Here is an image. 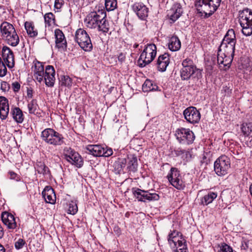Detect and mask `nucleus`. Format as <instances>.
Segmentation results:
<instances>
[{
    "instance_id": "obj_1",
    "label": "nucleus",
    "mask_w": 252,
    "mask_h": 252,
    "mask_svg": "<svg viewBox=\"0 0 252 252\" xmlns=\"http://www.w3.org/2000/svg\"><path fill=\"white\" fill-rule=\"evenodd\" d=\"M84 21L90 29H97L104 33L109 31V24L106 19V13L104 7L99 4L91 8Z\"/></svg>"
},
{
    "instance_id": "obj_2",
    "label": "nucleus",
    "mask_w": 252,
    "mask_h": 252,
    "mask_svg": "<svg viewBox=\"0 0 252 252\" xmlns=\"http://www.w3.org/2000/svg\"><path fill=\"white\" fill-rule=\"evenodd\" d=\"M33 63L32 69L34 79L39 83L42 82L44 79L47 86L53 87L55 81V70L54 67L47 65L44 71V65L42 63L35 60Z\"/></svg>"
},
{
    "instance_id": "obj_3",
    "label": "nucleus",
    "mask_w": 252,
    "mask_h": 252,
    "mask_svg": "<svg viewBox=\"0 0 252 252\" xmlns=\"http://www.w3.org/2000/svg\"><path fill=\"white\" fill-rule=\"evenodd\" d=\"M235 44L221 42L217 56L218 64L221 70H226L229 68L234 55Z\"/></svg>"
},
{
    "instance_id": "obj_4",
    "label": "nucleus",
    "mask_w": 252,
    "mask_h": 252,
    "mask_svg": "<svg viewBox=\"0 0 252 252\" xmlns=\"http://www.w3.org/2000/svg\"><path fill=\"white\" fill-rule=\"evenodd\" d=\"M0 35L3 41L10 46L16 47L19 44V36L14 26L8 22L0 24Z\"/></svg>"
},
{
    "instance_id": "obj_5",
    "label": "nucleus",
    "mask_w": 252,
    "mask_h": 252,
    "mask_svg": "<svg viewBox=\"0 0 252 252\" xmlns=\"http://www.w3.org/2000/svg\"><path fill=\"white\" fill-rule=\"evenodd\" d=\"M180 76L182 80L198 81L202 77V70L197 68L192 60L187 58L182 63Z\"/></svg>"
},
{
    "instance_id": "obj_6",
    "label": "nucleus",
    "mask_w": 252,
    "mask_h": 252,
    "mask_svg": "<svg viewBox=\"0 0 252 252\" xmlns=\"http://www.w3.org/2000/svg\"><path fill=\"white\" fill-rule=\"evenodd\" d=\"M221 0H196L195 5L198 13L203 18L212 15L220 6Z\"/></svg>"
},
{
    "instance_id": "obj_7",
    "label": "nucleus",
    "mask_w": 252,
    "mask_h": 252,
    "mask_svg": "<svg viewBox=\"0 0 252 252\" xmlns=\"http://www.w3.org/2000/svg\"><path fill=\"white\" fill-rule=\"evenodd\" d=\"M2 57L3 62L0 57V77H4L6 75V66L12 69L15 65L14 57L12 51L9 47L4 46L2 48Z\"/></svg>"
},
{
    "instance_id": "obj_8",
    "label": "nucleus",
    "mask_w": 252,
    "mask_h": 252,
    "mask_svg": "<svg viewBox=\"0 0 252 252\" xmlns=\"http://www.w3.org/2000/svg\"><path fill=\"white\" fill-rule=\"evenodd\" d=\"M41 138L47 144L54 146H61L64 143L63 135L51 128L43 130L41 134Z\"/></svg>"
},
{
    "instance_id": "obj_9",
    "label": "nucleus",
    "mask_w": 252,
    "mask_h": 252,
    "mask_svg": "<svg viewBox=\"0 0 252 252\" xmlns=\"http://www.w3.org/2000/svg\"><path fill=\"white\" fill-rule=\"evenodd\" d=\"M239 21L243 34L246 36L251 35L252 34V11L249 9L240 11Z\"/></svg>"
},
{
    "instance_id": "obj_10",
    "label": "nucleus",
    "mask_w": 252,
    "mask_h": 252,
    "mask_svg": "<svg viewBox=\"0 0 252 252\" xmlns=\"http://www.w3.org/2000/svg\"><path fill=\"white\" fill-rule=\"evenodd\" d=\"M157 55V47L154 44H147L141 53L138 62L140 66L144 67L151 63Z\"/></svg>"
},
{
    "instance_id": "obj_11",
    "label": "nucleus",
    "mask_w": 252,
    "mask_h": 252,
    "mask_svg": "<svg viewBox=\"0 0 252 252\" xmlns=\"http://www.w3.org/2000/svg\"><path fill=\"white\" fill-rule=\"evenodd\" d=\"M75 40L84 51L90 52L93 49L91 38L85 30L78 29L75 32Z\"/></svg>"
},
{
    "instance_id": "obj_12",
    "label": "nucleus",
    "mask_w": 252,
    "mask_h": 252,
    "mask_svg": "<svg viewBox=\"0 0 252 252\" xmlns=\"http://www.w3.org/2000/svg\"><path fill=\"white\" fill-rule=\"evenodd\" d=\"M214 171L219 176H224L227 174L230 168V160L225 155L218 158L214 162Z\"/></svg>"
},
{
    "instance_id": "obj_13",
    "label": "nucleus",
    "mask_w": 252,
    "mask_h": 252,
    "mask_svg": "<svg viewBox=\"0 0 252 252\" xmlns=\"http://www.w3.org/2000/svg\"><path fill=\"white\" fill-rule=\"evenodd\" d=\"M167 178L170 184L176 189L182 190L185 188V183L179 170L177 168L172 167L167 176Z\"/></svg>"
},
{
    "instance_id": "obj_14",
    "label": "nucleus",
    "mask_w": 252,
    "mask_h": 252,
    "mask_svg": "<svg viewBox=\"0 0 252 252\" xmlns=\"http://www.w3.org/2000/svg\"><path fill=\"white\" fill-rule=\"evenodd\" d=\"M175 136L178 142L182 144L189 145L194 140L193 132L189 128L181 127L176 130Z\"/></svg>"
},
{
    "instance_id": "obj_15",
    "label": "nucleus",
    "mask_w": 252,
    "mask_h": 252,
    "mask_svg": "<svg viewBox=\"0 0 252 252\" xmlns=\"http://www.w3.org/2000/svg\"><path fill=\"white\" fill-rule=\"evenodd\" d=\"M63 155L66 160L78 168L83 165V160L80 155L70 148L66 147L63 150Z\"/></svg>"
},
{
    "instance_id": "obj_16",
    "label": "nucleus",
    "mask_w": 252,
    "mask_h": 252,
    "mask_svg": "<svg viewBox=\"0 0 252 252\" xmlns=\"http://www.w3.org/2000/svg\"><path fill=\"white\" fill-rule=\"evenodd\" d=\"M86 149L89 154L94 157H108L113 153L111 148H104L100 145H89L86 147Z\"/></svg>"
},
{
    "instance_id": "obj_17",
    "label": "nucleus",
    "mask_w": 252,
    "mask_h": 252,
    "mask_svg": "<svg viewBox=\"0 0 252 252\" xmlns=\"http://www.w3.org/2000/svg\"><path fill=\"white\" fill-rule=\"evenodd\" d=\"M132 190L134 196L139 201H156L159 198V195L156 193H150L148 191L142 190L138 188H133Z\"/></svg>"
},
{
    "instance_id": "obj_18",
    "label": "nucleus",
    "mask_w": 252,
    "mask_h": 252,
    "mask_svg": "<svg viewBox=\"0 0 252 252\" xmlns=\"http://www.w3.org/2000/svg\"><path fill=\"white\" fill-rule=\"evenodd\" d=\"M185 119L189 123L195 124L198 123L200 120L201 115L196 107L190 106L183 111Z\"/></svg>"
},
{
    "instance_id": "obj_19",
    "label": "nucleus",
    "mask_w": 252,
    "mask_h": 252,
    "mask_svg": "<svg viewBox=\"0 0 252 252\" xmlns=\"http://www.w3.org/2000/svg\"><path fill=\"white\" fill-rule=\"evenodd\" d=\"M183 12V10L181 4L174 3L167 12V16L170 23L172 24L176 21L182 15Z\"/></svg>"
},
{
    "instance_id": "obj_20",
    "label": "nucleus",
    "mask_w": 252,
    "mask_h": 252,
    "mask_svg": "<svg viewBox=\"0 0 252 252\" xmlns=\"http://www.w3.org/2000/svg\"><path fill=\"white\" fill-rule=\"evenodd\" d=\"M133 11L141 20H145L148 16L149 9L142 2H135L132 6Z\"/></svg>"
},
{
    "instance_id": "obj_21",
    "label": "nucleus",
    "mask_w": 252,
    "mask_h": 252,
    "mask_svg": "<svg viewBox=\"0 0 252 252\" xmlns=\"http://www.w3.org/2000/svg\"><path fill=\"white\" fill-rule=\"evenodd\" d=\"M1 219L3 224L9 229H14L17 227L15 218L13 215L7 211L2 212Z\"/></svg>"
},
{
    "instance_id": "obj_22",
    "label": "nucleus",
    "mask_w": 252,
    "mask_h": 252,
    "mask_svg": "<svg viewBox=\"0 0 252 252\" xmlns=\"http://www.w3.org/2000/svg\"><path fill=\"white\" fill-rule=\"evenodd\" d=\"M56 47L59 49H65L67 47V42L63 32L57 29L54 32Z\"/></svg>"
},
{
    "instance_id": "obj_23",
    "label": "nucleus",
    "mask_w": 252,
    "mask_h": 252,
    "mask_svg": "<svg viewBox=\"0 0 252 252\" xmlns=\"http://www.w3.org/2000/svg\"><path fill=\"white\" fill-rule=\"evenodd\" d=\"M170 63L169 55L168 53L160 55L157 60V67L158 71L164 72Z\"/></svg>"
},
{
    "instance_id": "obj_24",
    "label": "nucleus",
    "mask_w": 252,
    "mask_h": 252,
    "mask_svg": "<svg viewBox=\"0 0 252 252\" xmlns=\"http://www.w3.org/2000/svg\"><path fill=\"white\" fill-rule=\"evenodd\" d=\"M45 201L47 203L54 204L56 202V196L54 189L50 187L47 186L42 192Z\"/></svg>"
},
{
    "instance_id": "obj_25",
    "label": "nucleus",
    "mask_w": 252,
    "mask_h": 252,
    "mask_svg": "<svg viewBox=\"0 0 252 252\" xmlns=\"http://www.w3.org/2000/svg\"><path fill=\"white\" fill-rule=\"evenodd\" d=\"M9 113L8 100L4 97H0V118L2 120H5Z\"/></svg>"
},
{
    "instance_id": "obj_26",
    "label": "nucleus",
    "mask_w": 252,
    "mask_h": 252,
    "mask_svg": "<svg viewBox=\"0 0 252 252\" xmlns=\"http://www.w3.org/2000/svg\"><path fill=\"white\" fill-rule=\"evenodd\" d=\"M126 160L127 169L128 171L135 172L137 169L138 162L136 156L130 155L127 157Z\"/></svg>"
},
{
    "instance_id": "obj_27",
    "label": "nucleus",
    "mask_w": 252,
    "mask_h": 252,
    "mask_svg": "<svg viewBox=\"0 0 252 252\" xmlns=\"http://www.w3.org/2000/svg\"><path fill=\"white\" fill-rule=\"evenodd\" d=\"M168 45L171 51H177L181 48V43L177 36H173L169 39Z\"/></svg>"
},
{
    "instance_id": "obj_28",
    "label": "nucleus",
    "mask_w": 252,
    "mask_h": 252,
    "mask_svg": "<svg viewBox=\"0 0 252 252\" xmlns=\"http://www.w3.org/2000/svg\"><path fill=\"white\" fill-rule=\"evenodd\" d=\"M11 113L14 120L18 124L24 121V117L22 111L19 107H14L11 109Z\"/></svg>"
},
{
    "instance_id": "obj_29",
    "label": "nucleus",
    "mask_w": 252,
    "mask_h": 252,
    "mask_svg": "<svg viewBox=\"0 0 252 252\" xmlns=\"http://www.w3.org/2000/svg\"><path fill=\"white\" fill-rule=\"evenodd\" d=\"M25 28L27 34L30 37H34L37 35V30L35 28L33 23L31 22H26L25 23Z\"/></svg>"
},
{
    "instance_id": "obj_30",
    "label": "nucleus",
    "mask_w": 252,
    "mask_h": 252,
    "mask_svg": "<svg viewBox=\"0 0 252 252\" xmlns=\"http://www.w3.org/2000/svg\"><path fill=\"white\" fill-rule=\"evenodd\" d=\"M180 239V238L179 237V232L176 230H173L168 235V241L172 249H174V246H177V242H178Z\"/></svg>"
},
{
    "instance_id": "obj_31",
    "label": "nucleus",
    "mask_w": 252,
    "mask_h": 252,
    "mask_svg": "<svg viewBox=\"0 0 252 252\" xmlns=\"http://www.w3.org/2000/svg\"><path fill=\"white\" fill-rule=\"evenodd\" d=\"M217 192L209 191L208 194L205 195L201 199V203L203 205H207L212 203L217 198Z\"/></svg>"
},
{
    "instance_id": "obj_32",
    "label": "nucleus",
    "mask_w": 252,
    "mask_h": 252,
    "mask_svg": "<svg viewBox=\"0 0 252 252\" xmlns=\"http://www.w3.org/2000/svg\"><path fill=\"white\" fill-rule=\"evenodd\" d=\"M222 42L226 43L227 44H228V43L236 44V38L234 30L232 29L228 30L223 37Z\"/></svg>"
},
{
    "instance_id": "obj_33",
    "label": "nucleus",
    "mask_w": 252,
    "mask_h": 252,
    "mask_svg": "<svg viewBox=\"0 0 252 252\" xmlns=\"http://www.w3.org/2000/svg\"><path fill=\"white\" fill-rule=\"evenodd\" d=\"M241 130L245 137H252V122L243 123L241 126Z\"/></svg>"
},
{
    "instance_id": "obj_34",
    "label": "nucleus",
    "mask_w": 252,
    "mask_h": 252,
    "mask_svg": "<svg viewBox=\"0 0 252 252\" xmlns=\"http://www.w3.org/2000/svg\"><path fill=\"white\" fill-rule=\"evenodd\" d=\"M175 152L177 156L181 157L183 160L186 161H189L191 158V154L189 151L178 148L175 150Z\"/></svg>"
},
{
    "instance_id": "obj_35",
    "label": "nucleus",
    "mask_w": 252,
    "mask_h": 252,
    "mask_svg": "<svg viewBox=\"0 0 252 252\" xmlns=\"http://www.w3.org/2000/svg\"><path fill=\"white\" fill-rule=\"evenodd\" d=\"M158 86L150 80H146L142 86V90L145 92L156 91Z\"/></svg>"
},
{
    "instance_id": "obj_36",
    "label": "nucleus",
    "mask_w": 252,
    "mask_h": 252,
    "mask_svg": "<svg viewBox=\"0 0 252 252\" xmlns=\"http://www.w3.org/2000/svg\"><path fill=\"white\" fill-rule=\"evenodd\" d=\"M177 242V246L174 247V249L176 248V252H187L186 241L180 237V239Z\"/></svg>"
},
{
    "instance_id": "obj_37",
    "label": "nucleus",
    "mask_w": 252,
    "mask_h": 252,
    "mask_svg": "<svg viewBox=\"0 0 252 252\" xmlns=\"http://www.w3.org/2000/svg\"><path fill=\"white\" fill-rule=\"evenodd\" d=\"M38 107L36 99H32L28 104V108L30 114H35Z\"/></svg>"
},
{
    "instance_id": "obj_38",
    "label": "nucleus",
    "mask_w": 252,
    "mask_h": 252,
    "mask_svg": "<svg viewBox=\"0 0 252 252\" xmlns=\"http://www.w3.org/2000/svg\"><path fill=\"white\" fill-rule=\"evenodd\" d=\"M126 158L119 159L114 163L115 168L120 172L123 170V168L126 166Z\"/></svg>"
},
{
    "instance_id": "obj_39",
    "label": "nucleus",
    "mask_w": 252,
    "mask_h": 252,
    "mask_svg": "<svg viewBox=\"0 0 252 252\" xmlns=\"http://www.w3.org/2000/svg\"><path fill=\"white\" fill-rule=\"evenodd\" d=\"M60 82L61 86L65 87H71L72 82L71 79L68 76H61L60 79Z\"/></svg>"
},
{
    "instance_id": "obj_40",
    "label": "nucleus",
    "mask_w": 252,
    "mask_h": 252,
    "mask_svg": "<svg viewBox=\"0 0 252 252\" xmlns=\"http://www.w3.org/2000/svg\"><path fill=\"white\" fill-rule=\"evenodd\" d=\"M116 0H105V7L108 11L114 10L117 7Z\"/></svg>"
},
{
    "instance_id": "obj_41",
    "label": "nucleus",
    "mask_w": 252,
    "mask_h": 252,
    "mask_svg": "<svg viewBox=\"0 0 252 252\" xmlns=\"http://www.w3.org/2000/svg\"><path fill=\"white\" fill-rule=\"evenodd\" d=\"M36 171L39 174H46L49 172L48 168L42 163L39 162L37 164L35 167Z\"/></svg>"
},
{
    "instance_id": "obj_42",
    "label": "nucleus",
    "mask_w": 252,
    "mask_h": 252,
    "mask_svg": "<svg viewBox=\"0 0 252 252\" xmlns=\"http://www.w3.org/2000/svg\"><path fill=\"white\" fill-rule=\"evenodd\" d=\"M44 20L46 24H47L48 26H50L55 23V16L51 12L46 13L44 15Z\"/></svg>"
},
{
    "instance_id": "obj_43",
    "label": "nucleus",
    "mask_w": 252,
    "mask_h": 252,
    "mask_svg": "<svg viewBox=\"0 0 252 252\" xmlns=\"http://www.w3.org/2000/svg\"><path fill=\"white\" fill-rule=\"evenodd\" d=\"M78 211V207L75 202L71 201L68 205L67 213L71 215H75Z\"/></svg>"
},
{
    "instance_id": "obj_44",
    "label": "nucleus",
    "mask_w": 252,
    "mask_h": 252,
    "mask_svg": "<svg viewBox=\"0 0 252 252\" xmlns=\"http://www.w3.org/2000/svg\"><path fill=\"white\" fill-rule=\"evenodd\" d=\"M210 154L204 153L201 158L200 163L201 164H205L207 165L210 162Z\"/></svg>"
},
{
    "instance_id": "obj_45",
    "label": "nucleus",
    "mask_w": 252,
    "mask_h": 252,
    "mask_svg": "<svg viewBox=\"0 0 252 252\" xmlns=\"http://www.w3.org/2000/svg\"><path fill=\"white\" fill-rule=\"evenodd\" d=\"M25 244V242L22 239H19L15 243V247L17 250H20L22 249Z\"/></svg>"
},
{
    "instance_id": "obj_46",
    "label": "nucleus",
    "mask_w": 252,
    "mask_h": 252,
    "mask_svg": "<svg viewBox=\"0 0 252 252\" xmlns=\"http://www.w3.org/2000/svg\"><path fill=\"white\" fill-rule=\"evenodd\" d=\"M220 252H233L232 249L226 244H222L220 248Z\"/></svg>"
},
{
    "instance_id": "obj_47",
    "label": "nucleus",
    "mask_w": 252,
    "mask_h": 252,
    "mask_svg": "<svg viewBox=\"0 0 252 252\" xmlns=\"http://www.w3.org/2000/svg\"><path fill=\"white\" fill-rule=\"evenodd\" d=\"M8 174L11 179L15 180L16 181H19L21 180L20 176L12 171H9Z\"/></svg>"
},
{
    "instance_id": "obj_48",
    "label": "nucleus",
    "mask_w": 252,
    "mask_h": 252,
    "mask_svg": "<svg viewBox=\"0 0 252 252\" xmlns=\"http://www.w3.org/2000/svg\"><path fill=\"white\" fill-rule=\"evenodd\" d=\"M64 3L63 0H56L55 1L54 7L57 9H60Z\"/></svg>"
},
{
    "instance_id": "obj_49",
    "label": "nucleus",
    "mask_w": 252,
    "mask_h": 252,
    "mask_svg": "<svg viewBox=\"0 0 252 252\" xmlns=\"http://www.w3.org/2000/svg\"><path fill=\"white\" fill-rule=\"evenodd\" d=\"M20 84L18 82H15L12 84V88L15 92H18L20 90Z\"/></svg>"
},
{
    "instance_id": "obj_50",
    "label": "nucleus",
    "mask_w": 252,
    "mask_h": 252,
    "mask_svg": "<svg viewBox=\"0 0 252 252\" xmlns=\"http://www.w3.org/2000/svg\"><path fill=\"white\" fill-rule=\"evenodd\" d=\"M249 241L246 240H243L241 243V248L242 250H246L249 248Z\"/></svg>"
},
{
    "instance_id": "obj_51",
    "label": "nucleus",
    "mask_w": 252,
    "mask_h": 252,
    "mask_svg": "<svg viewBox=\"0 0 252 252\" xmlns=\"http://www.w3.org/2000/svg\"><path fill=\"white\" fill-rule=\"evenodd\" d=\"M33 96V91L32 89L28 88L27 89V97L29 98H32Z\"/></svg>"
},
{
    "instance_id": "obj_52",
    "label": "nucleus",
    "mask_w": 252,
    "mask_h": 252,
    "mask_svg": "<svg viewBox=\"0 0 252 252\" xmlns=\"http://www.w3.org/2000/svg\"><path fill=\"white\" fill-rule=\"evenodd\" d=\"M125 58H126L125 55L122 53H121L119 54L118 58L119 61L121 63L123 62L125 60Z\"/></svg>"
},
{
    "instance_id": "obj_53",
    "label": "nucleus",
    "mask_w": 252,
    "mask_h": 252,
    "mask_svg": "<svg viewBox=\"0 0 252 252\" xmlns=\"http://www.w3.org/2000/svg\"><path fill=\"white\" fill-rule=\"evenodd\" d=\"M8 84L6 82H2L1 83V89L3 91H5L8 88Z\"/></svg>"
},
{
    "instance_id": "obj_54",
    "label": "nucleus",
    "mask_w": 252,
    "mask_h": 252,
    "mask_svg": "<svg viewBox=\"0 0 252 252\" xmlns=\"http://www.w3.org/2000/svg\"><path fill=\"white\" fill-rule=\"evenodd\" d=\"M251 70H252L251 67H250V65H248V66H247V67L246 68V70H244V73L248 74L249 73H250L251 72Z\"/></svg>"
},
{
    "instance_id": "obj_55",
    "label": "nucleus",
    "mask_w": 252,
    "mask_h": 252,
    "mask_svg": "<svg viewBox=\"0 0 252 252\" xmlns=\"http://www.w3.org/2000/svg\"><path fill=\"white\" fill-rule=\"evenodd\" d=\"M4 235V231L3 229L1 226V225L0 224V239Z\"/></svg>"
},
{
    "instance_id": "obj_56",
    "label": "nucleus",
    "mask_w": 252,
    "mask_h": 252,
    "mask_svg": "<svg viewBox=\"0 0 252 252\" xmlns=\"http://www.w3.org/2000/svg\"><path fill=\"white\" fill-rule=\"evenodd\" d=\"M0 252H5V249L4 247L0 244Z\"/></svg>"
},
{
    "instance_id": "obj_57",
    "label": "nucleus",
    "mask_w": 252,
    "mask_h": 252,
    "mask_svg": "<svg viewBox=\"0 0 252 252\" xmlns=\"http://www.w3.org/2000/svg\"><path fill=\"white\" fill-rule=\"evenodd\" d=\"M249 190L251 195L252 196V184L250 185Z\"/></svg>"
},
{
    "instance_id": "obj_58",
    "label": "nucleus",
    "mask_w": 252,
    "mask_h": 252,
    "mask_svg": "<svg viewBox=\"0 0 252 252\" xmlns=\"http://www.w3.org/2000/svg\"><path fill=\"white\" fill-rule=\"evenodd\" d=\"M139 45L137 43H135L134 45H133V48H137L138 47Z\"/></svg>"
},
{
    "instance_id": "obj_59",
    "label": "nucleus",
    "mask_w": 252,
    "mask_h": 252,
    "mask_svg": "<svg viewBox=\"0 0 252 252\" xmlns=\"http://www.w3.org/2000/svg\"><path fill=\"white\" fill-rule=\"evenodd\" d=\"M75 1H77L78 0H74Z\"/></svg>"
}]
</instances>
